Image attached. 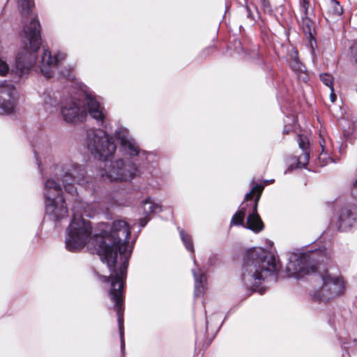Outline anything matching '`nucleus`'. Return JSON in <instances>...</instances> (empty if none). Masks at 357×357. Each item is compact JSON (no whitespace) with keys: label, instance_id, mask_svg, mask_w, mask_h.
I'll list each match as a JSON object with an SVG mask.
<instances>
[{"label":"nucleus","instance_id":"e433bc0d","mask_svg":"<svg viewBox=\"0 0 357 357\" xmlns=\"http://www.w3.org/2000/svg\"><path fill=\"white\" fill-rule=\"evenodd\" d=\"M146 224V221H144V220H141L140 225L141 227H144Z\"/></svg>","mask_w":357,"mask_h":357},{"label":"nucleus","instance_id":"aec40b11","mask_svg":"<svg viewBox=\"0 0 357 357\" xmlns=\"http://www.w3.org/2000/svg\"><path fill=\"white\" fill-rule=\"evenodd\" d=\"M43 105L45 109L52 112L57 105V98L51 91H45L43 95Z\"/></svg>","mask_w":357,"mask_h":357},{"label":"nucleus","instance_id":"dca6fc26","mask_svg":"<svg viewBox=\"0 0 357 357\" xmlns=\"http://www.w3.org/2000/svg\"><path fill=\"white\" fill-rule=\"evenodd\" d=\"M43 195L45 202L54 200L63 197L62 188L54 179L48 178L44 183Z\"/></svg>","mask_w":357,"mask_h":357},{"label":"nucleus","instance_id":"393cba45","mask_svg":"<svg viewBox=\"0 0 357 357\" xmlns=\"http://www.w3.org/2000/svg\"><path fill=\"white\" fill-rule=\"evenodd\" d=\"M309 159H310L309 153L307 151H303V154L301 155L298 159V164L299 167H305V165H307V163L308 162Z\"/></svg>","mask_w":357,"mask_h":357},{"label":"nucleus","instance_id":"7c9ffc66","mask_svg":"<svg viewBox=\"0 0 357 357\" xmlns=\"http://www.w3.org/2000/svg\"><path fill=\"white\" fill-rule=\"evenodd\" d=\"M302 20H303V24H305L307 28H309V30L310 31V26H311L312 22L307 17V15H304L303 13H302Z\"/></svg>","mask_w":357,"mask_h":357},{"label":"nucleus","instance_id":"b1692460","mask_svg":"<svg viewBox=\"0 0 357 357\" xmlns=\"http://www.w3.org/2000/svg\"><path fill=\"white\" fill-rule=\"evenodd\" d=\"M321 82L330 89L333 88V77L331 74L322 73L320 75Z\"/></svg>","mask_w":357,"mask_h":357},{"label":"nucleus","instance_id":"a878e982","mask_svg":"<svg viewBox=\"0 0 357 357\" xmlns=\"http://www.w3.org/2000/svg\"><path fill=\"white\" fill-rule=\"evenodd\" d=\"M319 144L321 148V155H327L329 152L328 146L327 142L323 138L321 135H320Z\"/></svg>","mask_w":357,"mask_h":357},{"label":"nucleus","instance_id":"bb28decb","mask_svg":"<svg viewBox=\"0 0 357 357\" xmlns=\"http://www.w3.org/2000/svg\"><path fill=\"white\" fill-rule=\"evenodd\" d=\"M298 142L299 147L303 150V151H306L309 145V142L306 139L303 138L301 135H298Z\"/></svg>","mask_w":357,"mask_h":357},{"label":"nucleus","instance_id":"a211bd4d","mask_svg":"<svg viewBox=\"0 0 357 357\" xmlns=\"http://www.w3.org/2000/svg\"><path fill=\"white\" fill-rule=\"evenodd\" d=\"M245 203H243L240 209L233 215L231 220V225H242L245 226L244 223V218L248 212L247 208L249 207V202H245Z\"/></svg>","mask_w":357,"mask_h":357},{"label":"nucleus","instance_id":"4be33fe9","mask_svg":"<svg viewBox=\"0 0 357 357\" xmlns=\"http://www.w3.org/2000/svg\"><path fill=\"white\" fill-rule=\"evenodd\" d=\"M17 4L22 15H29L34 6L32 0H17Z\"/></svg>","mask_w":357,"mask_h":357},{"label":"nucleus","instance_id":"7ed1b4c3","mask_svg":"<svg viewBox=\"0 0 357 357\" xmlns=\"http://www.w3.org/2000/svg\"><path fill=\"white\" fill-rule=\"evenodd\" d=\"M87 106L88 112L98 125H102L107 116L105 107L91 96H86L85 101L70 96L63 98L61 102L60 112L62 119L67 123L82 122L87 115L84 105Z\"/></svg>","mask_w":357,"mask_h":357},{"label":"nucleus","instance_id":"c9c22d12","mask_svg":"<svg viewBox=\"0 0 357 357\" xmlns=\"http://www.w3.org/2000/svg\"><path fill=\"white\" fill-rule=\"evenodd\" d=\"M245 10H246L247 13H248V17H250V18H252V15H251V13H250V8H249L248 6H246V7H245Z\"/></svg>","mask_w":357,"mask_h":357},{"label":"nucleus","instance_id":"c85d7f7f","mask_svg":"<svg viewBox=\"0 0 357 357\" xmlns=\"http://www.w3.org/2000/svg\"><path fill=\"white\" fill-rule=\"evenodd\" d=\"M8 64L5 61L0 60V75H5L8 73Z\"/></svg>","mask_w":357,"mask_h":357},{"label":"nucleus","instance_id":"c756f323","mask_svg":"<svg viewBox=\"0 0 357 357\" xmlns=\"http://www.w3.org/2000/svg\"><path fill=\"white\" fill-rule=\"evenodd\" d=\"M73 69L69 68L64 70L61 71V74L68 79H73L75 78V75H73L72 72Z\"/></svg>","mask_w":357,"mask_h":357},{"label":"nucleus","instance_id":"423d86ee","mask_svg":"<svg viewBox=\"0 0 357 357\" xmlns=\"http://www.w3.org/2000/svg\"><path fill=\"white\" fill-rule=\"evenodd\" d=\"M321 253V250H315L291 255L286 268L288 276L299 278L315 272L317 262L324 261Z\"/></svg>","mask_w":357,"mask_h":357},{"label":"nucleus","instance_id":"473e14b6","mask_svg":"<svg viewBox=\"0 0 357 357\" xmlns=\"http://www.w3.org/2000/svg\"><path fill=\"white\" fill-rule=\"evenodd\" d=\"M352 195L357 197V179L354 183V187L351 190Z\"/></svg>","mask_w":357,"mask_h":357},{"label":"nucleus","instance_id":"f3484780","mask_svg":"<svg viewBox=\"0 0 357 357\" xmlns=\"http://www.w3.org/2000/svg\"><path fill=\"white\" fill-rule=\"evenodd\" d=\"M192 274L195 278V296H199L204 293L206 277L204 273H198L194 269L192 270Z\"/></svg>","mask_w":357,"mask_h":357},{"label":"nucleus","instance_id":"1a4fd4ad","mask_svg":"<svg viewBox=\"0 0 357 357\" xmlns=\"http://www.w3.org/2000/svg\"><path fill=\"white\" fill-rule=\"evenodd\" d=\"M56 175L61 177L65 191L72 196L77 195L75 183L84 185L85 183L86 170L82 165L68 163L58 166Z\"/></svg>","mask_w":357,"mask_h":357},{"label":"nucleus","instance_id":"f704fd0d","mask_svg":"<svg viewBox=\"0 0 357 357\" xmlns=\"http://www.w3.org/2000/svg\"><path fill=\"white\" fill-rule=\"evenodd\" d=\"M354 54L356 61L357 62V43L354 46Z\"/></svg>","mask_w":357,"mask_h":357},{"label":"nucleus","instance_id":"6e6552de","mask_svg":"<svg viewBox=\"0 0 357 357\" xmlns=\"http://www.w3.org/2000/svg\"><path fill=\"white\" fill-rule=\"evenodd\" d=\"M107 162H105L104 168L101 169L100 174L105 180L110 181H128L136 176L139 172L137 166L132 162L119 159L111 162L107 167Z\"/></svg>","mask_w":357,"mask_h":357},{"label":"nucleus","instance_id":"0eeeda50","mask_svg":"<svg viewBox=\"0 0 357 357\" xmlns=\"http://www.w3.org/2000/svg\"><path fill=\"white\" fill-rule=\"evenodd\" d=\"M322 284L312 294V300L316 302L326 303L340 296L344 291L342 278L333 274L328 270H324L319 275Z\"/></svg>","mask_w":357,"mask_h":357},{"label":"nucleus","instance_id":"412c9836","mask_svg":"<svg viewBox=\"0 0 357 357\" xmlns=\"http://www.w3.org/2000/svg\"><path fill=\"white\" fill-rule=\"evenodd\" d=\"M144 213L146 215L152 213H156L161 211V206L153 202L151 198H148L142 204Z\"/></svg>","mask_w":357,"mask_h":357},{"label":"nucleus","instance_id":"f8f14e48","mask_svg":"<svg viewBox=\"0 0 357 357\" xmlns=\"http://www.w3.org/2000/svg\"><path fill=\"white\" fill-rule=\"evenodd\" d=\"M115 138L120 142V151L130 156L140 155L141 152L135 140L125 128H119L114 132Z\"/></svg>","mask_w":357,"mask_h":357},{"label":"nucleus","instance_id":"39448f33","mask_svg":"<svg viewBox=\"0 0 357 357\" xmlns=\"http://www.w3.org/2000/svg\"><path fill=\"white\" fill-rule=\"evenodd\" d=\"M84 143L88 151L100 160L112 157L116 149L112 137L100 129L86 130Z\"/></svg>","mask_w":357,"mask_h":357},{"label":"nucleus","instance_id":"f257e3e1","mask_svg":"<svg viewBox=\"0 0 357 357\" xmlns=\"http://www.w3.org/2000/svg\"><path fill=\"white\" fill-rule=\"evenodd\" d=\"M73 220L68 227L66 239V248L70 252L82 249L86 245L93 253L100 257L101 261L107 264L110 275L101 276L103 282L111 280L109 295L114 303V310L118 317L121 349L125 347L123 328V294L126 278L128 260L131 256L132 246L128 245L130 234L129 224L123 220L113 222L109 232L91 236V226L83 216L93 217L96 211L91 204L76 200L72 208Z\"/></svg>","mask_w":357,"mask_h":357},{"label":"nucleus","instance_id":"4468645a","mask_svg":"<svg viewBox=\"0 0 357 357\" xmlns=\"http://www.w3.org/2000/svg\"><path fill=\"white\" fill-rule=\"evenodd\" d=\"M46 213L53 220L56 221L66 218L68 208L63 197H59L52 201L45 202Z\"/></svg>","mask_w":357,"mask_h":357},{"label":"nucleus","instance_id":"72a5a7b5","mask_svg":"<svg viewBox=\"0 0 357 357\" xmlns=\"http://www.w3.org/2000/svg\"><path fill=\"white\" fill-rule=\"evenodd\" d=\"M331 89V94H330V98H331V100L332 102H334L335 101V99H336V96L334 93V88H332V89Z\"/></svg>","mask_w":357,"mask_h":357},{"label":"nucleus","instance_id":"f03ea898","mask_svg":"<svg viewBox=\"0 0 357 357\" xmlns=\"http://www.w3.org/2000/svg\"><path fill=\"white\" fill-rule=\"evenodd\" d=\"M280 266L274 255L261 248L248 250L243 259L242 280L253 291L268 277L277 273Z\"/></svg>","mask_w":357,"mask_h":357},{"label":"nucleus","instance_id":"5701e85b","mask_svg":"<svg viewBox=\"0 0 357 357\" xmlns=\"http://www.w3.org/2000/svg\"><path fill=\"white\" fill-rule=\"evenodd\" d=\"M181 238L185 245L186 249L191 252H194V246L191 236L185 233L183 229L179 231Z\"/></svg>","mask_w":357,"mask_h":357},{"label":"nucleus","instance_id":"2eb2a0df","mask_svg":"<svg viewBox=\"0 0 357 357\" xmlns=\"http://www.w3.org/2000/svg\"><path fill=\"white\" fill-rule=\"evenodd\" d=\"M357 221V215L348 207L342 208L337 215L336 226L341 231H346L351 229Z\"/></svg>","mask_w":357,"mask_h":357},{"label":"nucleus","instance_id":"20e7f679","mask_svg":"<svg viewBox=\"0 0 357 357\" xmlns=\"http://www.w3.org/2000/svg\"><path fill=\"white\" fill-rule=\"evenodd\" d=\"M22 43L26 48L29 47L31 52L24 50L16 57L15 73L20 79L26 77L31 68L36 62L35 53L41 44L40 24L36 19H32L29 25H26L20 34Z\"/></svg>","mask_w":357,"mask_h":357},{"label":"nucleus","instance_id":"ddd939ff","mask_svg":"<svg viewBox=\"0 0 357 357\" xmlns=\"http://www.w3.org/2000/svg\"><path fill=\"white\" fill-rule=\"evenodd\" d=\"M66 54L58 52L54 56L48 50H44L41 56L40 71L46 77H51L53 69L56 68L60 63L66 59Z\"/></svg>","mask_w":357,"mask_h":357},{"label":"nucleus","instance_id":"cd10ccee","mask_svg":"<svg viewBox=\"0 0 357 357\" xmlns=\"http://www.w3.org/2000/svg\"><path fill=\"white\" fill-rule=\"evenodd\" d=\"M309 4H310V0H301L300 2L301 11L304 15H307Z\"/></svg>","mask_w":357,"mask_h":357},{"label":"nucleus","instance_id":"6ab92c4d","mask_svg":"<svg viewBox=\"0 0 357 357\" xmlns=\"http://www.w3.org/2000/svg\"><path fill=\"white\" fill-rule=\"evenodd\" d=\"M289 63L291 68L296 72H303L304 66L298 58L297 50L292 47L291 50L289 51Z\"/></svg>","mask_w":357,"mask_h":357},{"label":"nucleus","instance_id":"9b49d317","mask_svg":"<svg viewBox=\"0 0 357 357\" xmlns=\"http://www.w3.org/2000/svg\"><path fill=\"white\" fill-rule=\"evenodd\" d=\"M17 90L11 84L0 82V114H10L17 104Z\"/></svg>","mask_w":357,"mask_h":357},{"label":"nucleus","instance_id":"9d476101","mask_svg":"<svg viewBox=\"0 0 357 357\" xmlns=\"http://www.w3.org/2000/svg\"><path fill=\"white\" fill-rule=\"evenodd\" d=\"M263 189V185H255L245 197V201L250 202L248 207L250 209L248 211V215L244 227L255 233H259L264 229V223L257 213L258 202Z\"/></svg>","mask_w":357,"mask_h":357},{"label":"nucleus","instance_id":"2f4dec72","mask_svg":"<svg viewBox=\"0 0 357 357\" xmlns=\"http://www.w3.org/2000/svg\"><path fill=\"white\" fill-rule=\"evenodd\" d=\"M334 3L336 5L335 8V12L337 15H341L342 13V8L340 6L338 2L335 1Z\"/></svg>","mask_w":357,"mask_h":357}]
</instances>
